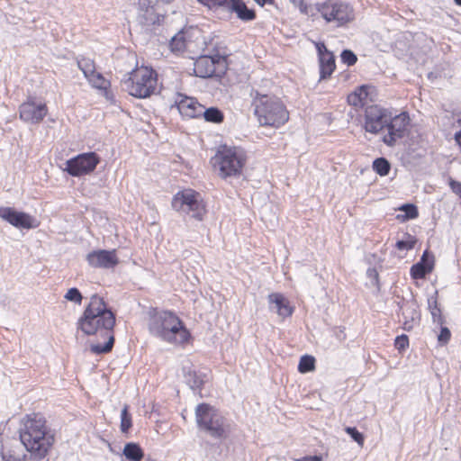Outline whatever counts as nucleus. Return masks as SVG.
<instances>
[{"label": "nucleus", "instance_id": "nucleus-51", "mask_svg": "<svg viewBox=\"0 0 461 461\" xmlns=\"http://www.w3.org/2000/svg\"><path fill=\"white\" fill-rule=\"evenodd\" d=\"M454 2L456 3V5H461V0H454Z\"/></svg>", "mask_w": 461, "mask_h": 461}, {"label": "nucleus", "instance_id": "nucleus-24", "mask_svg": "<svg viewBox=\"0 0 461 461\" xmlns=\"http://www.w3.org/2000/svg\"><path fill=\"white\" fill-rule=\"evenodd\" d=\"M122 454L130 461H140L144 453L139 444L130 442L125 444Z\"/></svg>", "mask_w": 461, "mask_h": 461}, {"label": "nucleus", "instance_id": "nucleus-37", "mask_svg": "<svg viewBox=\"0 0 461 461\" xmlns=\"http://www.w3.org/2000/svg\"><path fill=\"white\" fill-rule=\"evenodd\" d=\"M340 59L348 67L355 65L357 61V55L350 50H344L340 54Z\"/></svg>", "mask_w": 461, "mask_h": 461}, {"label": "nucleus", "instance_id": "nucleus-42", "mask_svg": "<svg viewBox=\"0 0 461 461\" xmlns=\"http://www.w3.org/2000/svg\"><path fill=\"white\" fill-rule=\"evenodd\" d=\"M359 95L360 94H357L356 90L349 94L347 98L348 104L355 107H362L363 104Z\"/></svg>", "mask_w": 461, "mask_h": 461}, {"label": "nucleus", "instance_id": "nucleus-13", "mask_svg": "<svg viewBox=\"0 0 461 461\" xmlns=\"http://www.w3.org/2000/svg\"><path fill=\"white\" fill-rule=\"evenodd\" d=\"M391 119V113L379 105L373 104L366 106L365 110L364 128L366 131L377 134L387 127Z\"/></svg>", "mask_w": 461, "mask_h": 461}, {"label": "nucleus", "instance_id": "nucleus-14", "mask_svg": "<svg viewBox=\"0 0 461 461\" xmlns=\"http://www.w3.org/2000/svg\"><path fill=\"white\" fill-rule=\"evenodd\" d=\"M409 125L410 117L408 113L403 112L393 117L391 115L386 127L388 133L384 136L383 141L389 147L394 146L398 140L408 134Z\"/></svg>", "mask_w": 461, "mask_h": 461}, {"label": "nucleus", "instance_id": "nucleus-10", "mask_svg": "<svg viewBox=\"0 0 461 461\" xmlns=\"http://www.w3.org/2000/svg\"><path fill=\"white\" fill-rule=\"evenodd\" d=\"M226 68V58L221 55L201 56L194 64V75L202 78L221 77Z\"/></svg>", "mask_w": 461, "mask_h": 461}, {"label": "nucleus", "instance_id": "nucleus-46", "mask_svg": "<svg viewBox=\"0 0 461 461\" xmlns=\"http://www.w3.org/2000/svg\"><path fill=\"white\" fill-rule=\"evenodd\" d=\"M316 49L318 50V56L319 58L320 57H322L324 56V54H326V52H330L325 46V44L323 42H319L316 44Z\"/></svg>", "mask_w": 461, "mask_h": 461}, {"label": "nucleus", "instance_id": "nucleus-28", "mask_svg": "<svg viewBox=\"0 0 461 461\" xmlns=\"http://www.w3.org/2000/svg\"><path fill=\"white\" fill-rule=\"evenodd\" d=\"M169 49L174 53L182 52L185 49V35L182 32H179L173 36L169 41Z\"/></svg>", "mask_w": 461, "mask_h": 461}, {"label": "nucleus", "instance_id": "nucleus-2", "mask_svg": "<svg viewBox=\"0 0 461 461\" xmlns=\"http://www.w3.org/2000/svg\"><path fill=\"white\" fill-rule=\"evenodd\" d=\"M19 437L30 458L41 461L45 458L55 442V435L47 421L39 413L26 415L19 429Z\"/></svg>", "mask_w": 461, "mask_h": 461}, {"label": "nucleus", "instance_id": "nucleus-33", "mask_svg": "<svg viewBox=\"0 0 461 461\" xmlns=\"http://www.w3.org/2000/svg\"><path fill=\"white\" fill-rule=\"evenodd\" d=\"M131 416L129 412V406L127 404L122 410L121 412V430L122 433H127L129 429L131 428Z\"/></svg>", "mask_w": 461, "mask_h": 461}, {"label": "nucleus", "instance_id": "nucleus-43", "mask_svg": "<svg viewBox=\"0 0 461 461\" xmlns=\"http://www.w3.org/2000/svg\"><path fill=\"white\" fill-rule=\"evenodd\" d=\"M369 89H370V87L368 86H366V85H363V86H359V87H357L356 89L357 94H361V95H359V97H360V99L362 101L363 106L365 105V103H366V101L367 99V96L369 95Z\"/></svg>", "mask_w": 461, "mask_h": 461}, {"label": "nucleus", "instance_id": "nucleus-21", "mask_svg": "<svg viewBox=\"0 0 461 461\" xmlns=\"http://www.w3.org/2000/svg\"><path fill=\"white\" fill-rule=\"evenodd\" d=\"M399 308L398 314L401 312L403 317V329L410 331L413 328V321L419 319V313L416 311L414 302L402 301L397 303Z\"/></svg>", "mask_w": 461, "mask_h": 461}, {"label": "nucleus", "instance_id": "nucleus-16", "mask_svg": "<svg viewBox=\"0 0 461 461\" xmlns=\"http://www.w3.org/2000/svg\"><path fill=\"white\" fill-rule=\"evenodd\" d=\"M0 217L16 228L32 229L35 219L23 212H17L12 207H0Z\"/></svg>", "mask_w": 461, "mask_h": 461}, {"label": "nucleus", "instance_id": "nucleus-44", "mask_svg": "<svg viewBox=\"0 0 461 461\" xmlns=\"http://www.w3.org/2000/svg\"><path fill=\"white\" fill-rule=\"evenodd\" d=\"M154 7L151 5L150 0H138L139 14L143 12L151 11Z\"/></svg>", "mask_w": 461, "mask_h": 461}, {"label": "nucleus", "instance_id": "nucleus-23", "mask_svg": "<svg viewBox=\"0 0 461 461\" xmlns=\"http://www.w3.org/2000/svg\"><path fill=\"white\" fill-rule=\"evenodd\" d=\"M163 20L164 16L157 14L155 8L151 9V11L138 14V22L142 27L160 24Z\"/></svg>", "mask_w": 461, "mask_h": 461}, {"label": "nucleus", "instance_id": "nucleus-34", "mask_svg": "<svg viewBox=\"0 0 461 461\" xmlns=\"http://www.w3.org/2000/svg\"><path fill=\"white\" fill-rule=\"evenodd\" d=\"M93 86L99 89H106L109 86V82L103 77L101 73L95 71L93 75L87 77Z\"/></svg>", "mask_w": 461, "mask_h": 461}, {"label": "nucleus", "instance_id": "nucleus-25", "mask_svg": "<svg viewBox=\"0 0 461 461\" xmlns=\"http://www.w3.org/2000/svg\"><path fill=\"white\" fill-rule=\"evenodd\" d=\"M202 116L209 122L221 123L223 122V113L217 107L205 108L203 106Z\"/></svg>", "mask_w": 461, "mask_h": 461}, {"label": "nucleus", "instance_id": "nucleus-12", "mask_svg": "<svg viewBox=\"0 0 461 461\" xmlns=\"http://www.w3.org/2000/svg\"><path fill=\"white\" fill-rule=\"evenodd\" d=\"M210 9L223 8L234 12L238 18L244 22L256 19V12L249 9L243 0H198Z\"/></svg>", "mask_w": 461, "mask_h": 461}, {"label": "nucleus", "instance_id": "nucleus-29", "mask_svg": "<svg viewBox=\"0 0 461 461\" xmlns=\"http://www.w3.org/2000/svg\"><path fill=\"white\" fill-rule=\"evenodd\" d=\"M77 66L86 78L95 71V62L89 58L83 57L78 59Z\"/></svg>", "mask_w": 461, "mask_h": 461}, {"label": "nucleus", "instance_id": "nucleus-18", "mask_svg": "<svg viewBox=\"0 0 461 461\" xmlns=\"http://www.w3.org/2000/svg\"><path fill=\"white\" fill-rule=\"evenodd\" d=\"M267 300L270 311L276 312L282 319L293 314L294 307L282 294L272 293L268 295Z\"/></svg>", "mask_w": 461, "mask_h": 461}, {"label": "nucleus", "instance_id": "nucleus-9", "mask_svg": "<svg viewBox=\"0 0 461 461\" xmlns=\"http://www.w3.org/2000/svg\"><path fill=\"white\" fill-rule=\"evenodd\" d=\"M315 10L327 23H334L337 27L344 26L354 20L353 8L340 0L318 3L315 5Z\"/></svg>", "mask_w": 461, "mask_h": 461}, {"label": "nucleus", "instance_id": "nucleus-41", "mask_svg": "<svg viewBox=\"0 0 461 461\" xmlns=\"http://www.w3.org/2000/svg\"><path fill=\"white\" fill-rule=\"evenodd\" d=\"M394 346L400 351L404 350L409 346L408 337L404 334L397 336L394 341Z\"/></svg>", "mask_w": 461, "mask_h": 461}, {"label": "nucleus", "instance_id": "nucleus-50", "mask_svg": "<svg viewBox=\"0 0 461 461\" xmlns=\"http://www.w3.org/2000/svg\"><path fill=\"white\" fill-rule=\"evenodd\" d=\"M455 140L461 148V131L455 133Z\"/></svg>", "mask_w": 461, "mask_h": 461}, {"label": "nucleus", "instance_id": "nucleus-3", "mask_svg": "<svg viewBox=\"0 0 461 461\" xmlns=\"http://www.w3.org/2000/svg\"><path fill=\"white\" fill-rule=\"evenodd\" d=\"M148 326L151 335L169 343L184 344L190 339L184 322L170 311L155 312Z\"/></svg>", "mask_w": 461, "mask_h": 461}, {"label": "nucleus", "instance_id": "nucleus-26", "mask_svg": "<svg viewBox=\"0 0 461 461\" xmlns=\"http://www.w3.org/2000/svg\"><path fill=\"white\" fill-rule=\"evenodd\" d=\"M428 304L433 321L438 325H443L445 323V318L441 313L440 308L438 307L437 298L434 296L429 298Z\"/></svg>", "mask_w": 461, "mask_h": 461}, {"label": "nucleus", "instance_id": "nucleus-48", "mask_svg": "<svg viewBox=\"0 0 461 461\" xmlns=\"http://www.w3.org/2000/svg\"><path fill=\"white\" fill-rule=\"evenodd\" d=\"M451 188L453 192H455L456 194H459L461 196V183L451 181L450 182Z\"/></svg>", "mask_w": 461, "mask_h": 461}, {"label": "nucleus", "instance_id": "nucleus-22", "mask_svg": "<svg viewBox=\"0 0 461 461\" xmlns=\"http://www.w3.org/2000/svg\"><path fill=\"white\" fill-rule=\"evenodd\" d=\"M320 62V78L326 79L331 76L336 68L335 57L333 53L326 52L324 56L319 58Z\"/></svg>", "mask_w": 461, "mask_h": 461}, {"label": "nucleus", "instance_id": "nucleus-7", "mask_svg": "<svg viewBox=\"0 0 461 461\" xmlns=\"http://www.w3.org/2000/svg\"><path fill=\"white\" fill-rule=\"evenodd\" d=\"M124 89L137 98H147L158 91V74L148 67L133 70L123 81Z\"/></svg>", "mask_w": 461, "mask_h": 461}, {"label": "nucleus", "instance_id": "nucleus-4", "mask_svg": "<svg viewBox=\"0 0 461 461\" xmlns=\"http://www.w3.org/2000/svg\"><path fill=\"white\" fill-rule=\"evenodd\" d=\"M252 105L254 113L262 126L278 128L289 119V113L284 104L276 96L256 93Z\"/></svg>", "mask_w": 461, "mask_h": 461}, {"label": "nucleus", "instance_id": "nucleus-47", "mask_svg": "<svg viewBox=\"0 0 461 461\" xmlns=\"http://www.w3.org/2000/svg\"><path fill=\"white\" fill-rule=\"evenodd\" d=\"M321 459L322 458L321 456L314 455V456H305L301 458H296V459H294V461H321Z\"/></svg>", "mask_w": 461, "mask_h": 461}, {"label": "nucleus", "instance_id": "nucleus-45", "mask_svg": "<svg viewBox=\"0 0 461 461\" xmlns=\"http://www.w3.org/2000/svg\"><path fill=\"white\" fill-rule=\"evenodd\" d=\"M299 9L304 14H312L313 7L305 3L304 0L300 1Z\"/></svg>", "mask_w": 461, "mask_h": 461}, {"label": "nucleus", "instance_id": "nucleus-38", "mask_svg": "<svg viewBox=\"0 0 461 461\" xmlns=\"http://www.w3.org/2000/svg\"><path fill=\"white\" fill-rule=\"evenodd\" d=\"M65 298L69 302H73V303L80 304L82 302L83 296L77 288L73 287V288H70L68 290L67 294H65Z\"/></svg>", "mask_w": 461, "mask_h": 461}, {"label": "nucleus", "instance_id": "nucleus-32", "mask_svg": "<svg viewBox=\"0 0 461 461\" xmlns=\"http://www.w3.org/2000/svg\"><path fill=\"white\" fill-rule=\"evenodd\" d=\"M185 378L188 385L193 389L196 390L201 388L203 384V378L201 375L197 374L195 371H188L185 375Z\"/></svg>", "mask_w": 461, "mask_h": 461}, {"label": "nucleus", "instance_id": "nucleus-39", "mask_svg": "<svg viewBox=\"0 0 461 461\" xmlns=\"http://www.w3.org/2000/svg\"><path fill=\"white\" fill-rule=\"evenodd\" d=\"M345 431L356 441L358 445L363 446L364 436L355 427H346Z\"/></svg>", "mask_w": 461, "mask_h": 461}, {"label": "nucleus", "instance_id": "nucleus-40", "mask_svg": "<svg viewBox=\"0 0 461 461\" xmlns=\"http://www.w3.org/2000/svg\"><path fill=\"white\" fill-rule=\"evenodd\" d=\"M451 337V332L448 328L443 327V325H440V333L438 336V340L440 344L445 345L447 344Z\"/></svg>", "mask_w": 461, "mask_h": 461}, {"label": "nucleus", "instance_id": "nucleus-20", "mask_svg": "<svg viewBox=\"0 0 461 461\" xmlns=\"http://www.w3.org/2000/svg\"><path fill=\"white\" fill-rule=\"evenodd\" d=\"M177 109L179 113L188 118H197L202 116L203 105L199 104L194 98L192 97H181L176 102Z\"/></svg>", "mask_w": 461, "mask_h": 461}, {"label": "nucleus", "instance_id": "nucleus-27", "mask_svg": "<svg viewBox=\"0 0 461 461\" xmlns=\"http://www.w3.org/2000/svg\"><path fill=\"white\" fill-rule=\"evenodd\" d=\"M26 455L18 453L14 447H3L1 449V457L3 461H25Z\"/></svg>", "mask_w": 461, "mask_h": 461}, {"label": "nucleus", "instance_id": "nucleus-30", "mask_svg": "<svg viewBox=\"0 0 461 461\" xmlns=\"http://www.w3.org/2000/svg\"><path fill=\"white\" fill-rule=\"evenodd\" d=\"M373 169L381 176H387L391 169V165L385 158H378L373 162Z\"/></svg>", "mask_w": 461, "mask_h": 461}, {"label": "nucleus", "instance_id": "nucleus-49", "mask_svg": "<svg viewBox=\"0 0 461 461\" xmlns=\"http://www.w3.org/2000/svg\"><path fill=\"white\" fill-rule=\"evenodd\" d=\"M258 5L264 6L267 4H274V0H254Z\"/></svg>", "mask_w": 461, "mask_h": 461}, {"label": "nucleus", "instance_id": "nucleus-8", "mask_svg": "<svg viewBox=\"0 0 461 461\" xmlns=\"http://www.w3.org/2000/svg\"><path fill=\"white\" fill-rule=\"evenodd\" d=\"M171 205L176 212L189 214L197 221H202L206 212L200 193L190 188L178 191L173 196Z\"/></svg>", "mask_w": 461, "mask_h": 461}, {"label": "nucleus", "instance_id": "nucleus-35", "mask_svg": "<svg viewBox=\"0 0 461 461\" xmlns=\"http://www.w3.org/2000/svg\"><path fill=\"white\" fill-rule=\"evenodd\" d=\"M407 240H401L396 242V248L400 250H411L414 248L416 244V238L406 234Z\"/></svg>", "mask_w": 461, "mask_h": 461}, {"label": "nucleus", "instance_id": "nucleus-19", "mask_svg": "<svg viewBox=\"0 0 461 461\" xmlns=\"http://www.w3.org/2000/svg\"><path fill=\"white\" fill-rule=\"evenodd\" d=\"M434 255L425 250L419 262L411 267V276L413 279H422L429 274L434 267Z\"/></svg>", "mask_w": 461, "mask_h": 461}, {"label": "nucleus", "instance_id": "nucleus-1", "mask_svg": "<svg viewBox=\"0 0 461 461\" xmlns=\"http://www.w3.org/2000/svg\"><path fill=\"white\" fill-rule=\"evenodd\" d=\"M115 314L108 307L104 298L93 294L89 304L86 307L82 316L77 321V330L90 336L99 334L107 339L104 344H92L90 351L95 355L106 354L112 351L114 344L113 328L115 326Z\"/></svg>", "mask_w": 461, "mask_h": 461}, {"label": "nucleus", "instance_id": "nucleus-15", "mask_svg": "<svg viewBox=\"0 0 461 461\" xmlns=\"http://www.w3.org/2000/svg\"><path fill=\"white\" fill-rule=\"evenodd\" d=\"M48 113V107L44 103H36L34 98H28L19 107L20 119L27 123H40Z\"/></svg>", "mask_w": 461, "mask_h": 461}, {"label": "nucleus", "instance_id": "nucleus-17", "mask_svg": "<svg viewBox=\"0 0 461 461\" xmlns=\"http://www.w3.org/2000/svg\"><path fill=\"white\" fill-rule=\"evenodd\" d=\"M86 260L92 267L113 268L118 264L115 250L99 249L87 254Z\"/></svg>", "mask_w": 461, "mask_h": 461}, {"label": "nucleus", "instance_id": "nucleus-5", "mask_svg": "<svg viewBox=\"0 0 461 461\" xmlns=\"http://www.w3.org/2000/svg\"><path fill=\"white\" fill-rule=\"evenodd\" d=\"M195 420L198 429L213 438H225L230 433V428L226 418L208 403L196 406Z\"/></svg>", "mask_w": 461, "mask_h": 461}, {"label": "nucleus", "instance_id": "nucleus-11", "mask_svg": "<svg viewBox=\"0 0 461 461\" xmlns=\"http://www.w3.org/2000/svg\"><path fill=\"white\" fill-rule=\"evenodd\" d=\"M100 158L95 152H87L77 155L66 162L65 170L72 176H81L93 172Z\"/></svg>", "mask_w": 461, "mask_h": 461}, {"label": "nucleus", "instance_id": "nucleus-6", "mask_svg": "<svg viewBox=\"0 0 461 461\" xmlns=\"http://www.w3.org/2000/svg\"><path fill=\"white\" fill-rule=\"evenodd\" d=\"M246 162V157L238 147L221 146L211 163L222 178L239 176Z\"/></svg>", "mask_w": 461, "mask_h": 461}, {"label": "nucleus", "instance_id": "nucleus-31", "mask_svg": "<svg viewBox=\"0 0 461 461\" xmlns=\"http://www.w3.org/2000/svg\"><path fill=\"white\" fill-rule=\"evenodd\" d=\"M315 368V358L310 355H304L301 357L298 365V371L302 374H305L314 370Z\"/></svg>", "mask_w": 461, "mask_h": 461}, {"label": "nucleus", "instance_id": "nucleus-36", "mask_svg": "<svg viewBox=\"0 0 461 461\" xmlns=\"http://www.w3.org/2000/svg\"><path fill=\"white\" fill-rule=\"evenodd\" d=\"M400 210L404 212L406 220L415 219L419 215L417 206L412 203H405L400 207Z\"/></svg>", "mask_w": 461, "mask_h": 461}]
</instances>
